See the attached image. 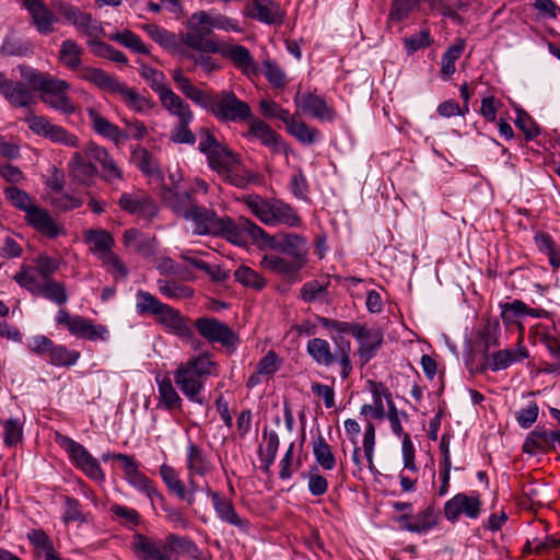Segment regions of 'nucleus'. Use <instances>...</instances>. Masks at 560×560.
I'll return each mask as SVG.
<instances>
[{
	"instance_id": "nucleus-1",
	"label": "nucleus",
	"mask_w": 560,
	"mask_h": 560,
	"mask_svg": "<svg viewBox=\"0 0 560 560\" xmlns=\"http://www.w3.org/2000/svg\"><path fill=\"white\" fill-rule=\"evenodd\" d=\"M176 88L191 102L210 113L220 122H245L252 118L250 106L233 91L207 93L195 86L180 69L172 72Z\"/></svg>"
},
{
	"instance_id": "nucleus-2",
	"label": "nucleus",
	"mask_w": 560,
	"mask_h": 560,
	"mask_svg": "<svg viewBox=\"0 0 560 560\" xmlns=\"http://www.w3.org/2000/svg\"><path fill=\"white\" fill-rule=\"evenodd\" d=\"M130 548L139 560H179L180 553L194 560H209L190 538L176 534L156 538L137 533Z\"/></svg>"
},
{
	"instance_id": "nucleus-3",
	"label": "nucleus",
	"mask_w": 560,
	"mask_h": 560,
	"mask_svg": "<svg viewBox=\"0 0 560 560\" xmlns=\"http://www.w3.org/2000/svg\"><path fill=\"white\" fill-rule=\"evenodd\" d=\"M219 374L220 365L213 355L201 352L179 363L173 372V378L175 385L190 402L202 406L205 404L202 393L207 380Z\"/></svg>"
},
{
	"instance_id": "nucleus-4",
	"label": "nucleus",
	"mask_w": 560,
	"mask_h": 560,
	"mask_svg": "<svg viewBox=\"0 0 560 560\" xmlns=\"http://www.w3.org/2000/svg\"><path fill=\"white\" fill-rule=\"evenodd\" d=\"M21 75L34 91L40 93L42 102L49 108L63 115H71L77 107L68 95L70 84L62 79L52 77L49 73L40 72L27 66L20 67Z\"/></svg>"
},
{
	"instance_id": "nucleus-5",
	"label": "nucleus",
	"mask_w": 560,
	"mask_h": 560,
	"mask_svg": "<svg viewBox=\"0 0 560 560\" xmlns=\"http://www.w3.org/2000/svg\"><path fill=\"white\" fill-rule=\"evenodd\" d=\"M247 209L265 225H285L298 228L301 218L289 203L277 198H264L257 194H248L241 198Z\"/></svg>"
},
{
	"instance_id": "nucleus-6",
	"label": "nucleus",
	"mask_w": 560,
	"mask_h": 560,
	"mask_svg": "<svg viewBox=\"0 0 560 560\" xmlns=\"http://www.w3.org/2000/svg\"><path fill=\"white\" fill-rule=\"evenodd\" d=\"M209 167L215 172L222 180L237 187L246 188L257 182V175L248 170L238 154L225 144L213 151L208 158Z\"/></svg>"
},
{
	"instance_id": "nucleus-7",
	"label": "nucleus",
	"mask_w": 560,
	"mask_h": 560,
	"mask_svg": "<svg viewBox=\"0 0 560 560\" xmlns=\"http://www.w3.org/2000/svg\"><path fill=\"white\" fill-rule=\"evenodd\" d=\"M306 351L318 365L330 366L338 362L342 380L348 378L352 372L351 345L348 340L341 339L336 342V349L332 352L330 343L326 339L313 338L307 341Z\"/></svg>"
},
{
	"instance_id": "nucleus-8",
	"label": "nucleus",
	"mask_w": 560,
	"mask_h": 560,
	"mask_svg": "<svg viewBox=\"0 0 560 560\" xmlns=\"http://www.w3.org/2000/svg\"><path fill=\"white\" fill-rule=\"evenodd\" d=\"M55 441L68 454L72 464L86 477L97 482L105 480V474L97 458L84 445L60 433L56 434Z\"/></svg>"
},
{
	"instance_id": "nucleus-9",
	"label": "nucleus",
	"mask_w": 560,
	"mask_h": 560,
	"mask_svg": "<svg viewBox=\"0 0 560 560\" xmlns=\"http://www.w3.org/2000/svg\"><path fill=\"white\" fill-rule=\"evenodd\" d=\"M217 237H223L228 242L237 246H246L248 240L261 242L267 236L266 231L255 222L245 217L232 220L229 217H222Z\"/></svg>"
},
{
	"instance_id": "nucleus-10",
	"label": "nucleus",
	"mask_w": 560,
	"mask_h": 560,
	"mask_svg": "<svg viewBox=\"0 0 560 560\" xmlns=\"http://www.w3.org/2000/svg\"><path fill=\"white\" fill-rule=\"evenodd\" d=\"M57 325L63 326L70 335L90 341H107L109 331L106 326L95 324L92 319L81 315H70L65 308H60L56 315Z\"/></svg>"
},
{
	"instance_id": "nucleus-11",
	"label": "nucleus",
	"mask_w": 560,
	"mask_h": 560,
	"mask_svg": "<svg viewBox=\"0 0 560 560\" xmlns=\"http://www.w3.org/2000/svg\"><path fill=\"white\" fill-rule=\"evenodd\" d=\"M271 249L290 256L299 265L306 266L308 261L307 240L296 233H278L262 237V241Z\"/></svg>"
},
{
	"instance_id": "nucleus-12",
	"label": "nucleus",
	"mask_w": 560,
	"mask_h": 560,
	"mask_svg": "<svg viewBox=\"0 0 560 560\" xmlns=\"http://www.w3.org/2000/svg\"><path fill=\"white\" fill-rule=\"evenodd\" d=\"M481 511L482 501L477 491L456 493L444 503L443 508L445 518L453 524L458 522L462 516L477 520L481 515Z\"/></svg>"
},
{
	"instance_id": "nucleus-13",
	"label": "nucleus",
	"mask_w": 560,
	"mask_h": 560,
	"mask_svg": "<svg viewBox=\"0 0 560 560\" xmlns=\"http://www.w3.org/2000/svg\"><path fill=\"white\" fill-rule=\"evenodd\" d=\"M84 154L100 165L101 178L109 185H116L125 180L124 171L117 164L108 150L97 143L90 141L84 147Z\"/></svg>"
},
{
	"instance_id": "nucleus-14",
	"label": "nucleus",
	"mask_w": 560,
	"mask_h": 560,
	"mask_svg": "<svg viewBox=\"0 0 560 560\" xmlns=\"http://www.w3.org/2000/svg\"><path fill=\"white\" fill-rule=\"evenodd\" d=\"M199 335L210 343H220L223 347H234L237 337L223 322L214 317H199L195 320Z\"/></svg>"
},
{
	"instance_id": "nucleus-15",
	"label": "nucleus",
	"mask_w": 560,
	"mask_h": 560,
	"mask_svg": "<svg viewBox=\"0 0 560 560\" xmlns=\"http://www.w3.org/2000/svg\"><path fill=\"white\" fill-rule=\"evenodd\" d=\"M243 14L268 25L280 24L284 13L275 0H252L246 3Z\"/></svg>"
},
{
	"instance_id": "nucleus-16",
	"label": "nucleus",
	"mask_w": 560,
	"mask_h": 560,
	"mask_svg": "<svg viewBox=\"0 0 560 560\" xmlns=\"http://www.w3.org/2000/svg\"><path fill=\"white\" fill-rule=\"evenodd\" d=\"M22 3L39 34L49 35L55 31L58 19L43 0H22Z\"/></svg>"
},
{
	"instance_id": "nucleus-17",
	"label": "nucleus",
	"mask_w": 560,
	"mask_h": 560,
	"mask_svg": "<svg viewBox=\"0 0 560 560\" xmlns=\"http://www.w3.org/2000/svg\"><path fill=\"white\" fill-rule=\"evenodd\" d=\"M198 24L205 26L206 34H211L214 28L225 32H242V27L236 19L229 18L221 13L212 14L207 11H197L191 14V27L195 28V25Z\"/></svg>"
},
{
	"instance_id": "nucleus-18",
	"label": "nucleus",
	"mask_w": 560,
	"mask_h": 560,
	"mask_svg": "<svg viewBox=\"0 0 560 560\" xmlns=\"http://www.w3.org/2000/svg\"><path fill=\"white\" fill-rule=\"evenodd\" d=\"M222 217H219L215 211L206 207L196 206L186 221L191 223L192 232L197 235H212L219 232Z\"/></svg>"
},
{
	"instance_id": "nucleus-19",
	"label": "nucleus",
	"mask_w": 560,
	"mask_h": 560,
	"mask_svg": "<svg viewBox=\"0 0 560 560\" xmlns=\"http://www.w3.org/2000/svg\"><path fill=\"white\" fill-rule=\"evenodd\" d=\"M353 337L359 342V357L363 364L375 357L377 350L383 343V334L378 329H371L358 324Z\"/></svg>"
},
{
	"instance_id": "nucleus-20",
	"label": "nucleus",
	"mask_w": 560,
	"mask_h": 560,
	"mask_svg": "<svg viewBox=\"0 0 560 560\" xmlns=\"http://www.w3.org/2000/svg\"><path fill=\"white\" fill-rule=\"evenodd\" d=\"M222 57L229 59L243 74L250 77L258 73V65L250 51L242 45L219 46Z\"/></svg>"
},
{
	"instance_id": "nucleus-21",
	"label": "nucleus",
	"mask_w": 560,
	"mask_h": 560,
	"mask_svg": "<svg viewBox=\"0 0 560 560\" xmlns=\"http://www.w3.org/2000/svg\"><path fill=\"white\" fill-rule=\"evenodd\" d=\"M185 462L187 474L190 476H199V478L206 479L214 470L209 456L194 442H189L186 446Z\"/></svg>"
},
{
	"instance_id": "nucleus-22",
	"label": "nucleus",
	"mask_w": 560,
	"mask_h": 560,
	"mask_svg": "<svg viewBox=\"0 0 560 560\" xmlns=\"http://www.w3.org/2000/svg\"><path fill=\"white\" fill-rule=\"evenodd\" d=\"M294 104L304 114L320 120H332L335 117V112L327 105L326 101L313 93H296Z\"/></svg>"
},
{
	"instance_id": "nucleus-23",
	"label": "nucleus",
	"mask_w": 560,
	"mask_h": 560,
	"mask_svg": "<svg viewBox=\"0 0 560 560\" xmlns=\"http://www.w3.org/2000/svg\"><path fill=\"white\" fill-rule=\"evenodd\" d=\"M26 222L40 234L55 238L65 234L62 226L58 225L47 210L34 206L25 214Z\"/></svg>"
},
{
	"instance_id": "nucleus-24",
	"label": "nucleus",
	"mask_w": 560,
	"mask_h": 560,
	"mask_svg": "<svg viewBox=\"0 0 560 560\" xmlns=\"http://www.w3.org/2000/svg\"><path fill=\"white\" fill-rule=\"evenodd\" d=\"M368 388L372 395V404L362 405L360 413L375 420H382L386 416L384 400L387 401L392 393L381 382L369 381Z\"/></svg>"
},
{
	"instance_id": "nucleus-25",
	"label": "nucleus",
	"mask_w": 560,
	"mask_h": 560,
	"mask_svg": "<svg viewBox=\"0 0 560 560\" xmlns=\"http://www.w3.org/2000/svg\"><path fill=\"white\" fill-rule=\"evenodd\" d=\"M155 316L161 325L178 337L190 338L192 336V330L188 325L187 318L174 307L163 304L162 310H160Z\"/></svg>"
},
{
	"instance_id": "nucleus-26",
	"label": "nucleus",
	"mask_w": 560,
	"mask_h": 560,
	"mask_svg": "<svg viewBox=\"0 0 560 560\" xmlns=\"http://www.w3.org/2000/svg\"><path fill=\"white\" fill-rule=\"evenodd\" d=\"M214 503L212 504L217 517L225 524L234 526L242 532L249 529V521L240 515L233 502L224 495H214Z\"/></svg>"
},
{
	"instance_id": "nucleus-27",
	"label": "nucleus",
	"mask_w": 560,
	"mask_h": 560,
	"mask_svg": "<svg viewBox=\"0 0 560 560\" xmlns=\"http://www.w3.org/2000/svg\"><path fill=\"white\" fill-rule=\"evenodd\" d=\"M118 205L130 214L141 217H153L156 214L158 207L155 202L144 194H122Z\"/></svg>"
},
{
	"instance_id": "nucleus-28",
	"label": "nucleus",
	"mask_w": 560,
	"mask_h": 560,
	"mask_svg": "<svg viewBox=\"0 0 560 560\" xmlns=\"http://www.w3.org/2000/svg\"><path fill=\"white\" fill-rule=\"evenodd\" d=\"M187 28L189 31L182 34V43L184 45L206 54L219 51V45L214 40L206 38L205 26L198 24L195 25V28L191 27V16L187 21Z\"/></svg>"
},
{
	"instance_id": "nucleus-29",
	"label": "nucleus",
	"mask_w": 560,
	"mask_h": 560,
	"mask_svg": "<svg viewBox=\"0 0 560 560\" xmlns=\"http://www.w3.org/2000/svg\"><path fill=\"white\" fill-rule=\"evenodd\" d=\"M158 384V407L174 415L183 411V399L176 392L171 378L156 377Z\"/></svg>"
},
{
	"instance_id": "nucleus-30",
	"label": "nucleus",
	"mask_w": 560,
	"mask_h": 560,
	"mask_svg": "<svg viewBox=\"0 0 560 560\" xmlns=\"http://www.w3.org/2000/svg\"><path fill=\"white\" fill-rule=\"evenodd\" d=\"M93 160H89L84 150L74 152L69 161V173L80 184L90 185L93 178L98 174Z\"/></svg>"
},
{
	"instance_id": "nucleus-31",
	"label": "nucleus",
	"mask_w": 560,
	"mask_h": 560,
	"mask_svg": "<svg viewBox=\"0 0 560 560\" xmlns=\"http://www.w3.org/2000/svg\"><path fill=\"white\" fill-rule=\"evenodd\" d=\"M83 241L89 245L90 252L98 259L113 250L114 237L104 229H90L83 232Z\"/></svg>"
},
{
	"instance_id": "nucleus-32",
	"label": "nucleus",
	"mask_w": 560,
	"mask_h": 560,
	"mask_svg": "<svg viewBox=\"0 0 560 560\" xmlns=\"http://www.w3.org/2000/svg\"><path fill=\"white\" fill-rule=\"evenodd\" d=\"M86 114L92 125L93 130L112 141L119 143L127 139V136L122 130L119 129L118 126L110 122L107 118H105L98 110L94 107L86 108Z\"/></svg>"
},
{
	"instance_id": "nucleus-33",
	"label": "nucleus",
	"mask_w": 560,
	"mask_h": 560,
	"mask_svg": "<svg viewBox=\"0 0 560 560\" xmlns=\"http://www.w3.org/2000/svg\"><path fill=\"white\" fill-rule=\"evenodd\" d=\"M78 78L84 80L103 92L114 94L120 81L113 74L100 68L83 67L80 69Z\"/></svg>"
},
{
	"instance_id": "nucleus-34",
	"label": "nucleus",
	"mask_w": 560,
	"mask_h": 560,
	"mask_svg": "<svg viewBox=\"0 0 560 560\" xmlns=\"http://www.w3.org/2000/svg\"><path fill=\"white\" fill-rule=\"evenodd\" d=\"M401 416L397 417H389L387 418L390 424V429L393 433L398 436L402 438L401 441V455H402V462H404V468L408 469L412 472L418 471V467L416 465L415 460V447L413 443L411 441V438L408 433H404V429L401 425Z\"/></svg>"
},
{
	"instance_id": "nucleus-35",
	"label": "nucleus",
	"mask_w": 560,
	"mask_h": 560,
	"mask_svg": "<svg viewBox=\"0 0 560 560\" xmlns=\"http://www.w3.org/2000/svg\"><path fill=\"white\" fill-rule=\"evenodd\" d=\"M162 199L167 207L177 215L183 217L185 220L190 211L197 206L191 199V195L187 191H179L177 188H164Z\"/></svg>"
},
{
	"instance_id": "nucleus-36",
	"label": "nucleus",
	"mask_w": 560,
	"mask_h": 560,
	"mask_svg": "<svg viewBox=\"0 0 560 560\" xmlns=\"http://www.w3.org/2000/svg\"><path fill=\"white\" fill-rule=\"evenodd\" d=\"M329 285V276L306 281L299 291V299L308 304L315 302H327Z\"/></svg>"
},
{
	"instance_id": "nucleus-37",
	"label": "nucleus",
	"mask_w": 560,
	"mask_h": 560,
	"mask_svg": "<svg viewBox=\"0 0 560 560\" xmlns=\"http://www.w3.org/2000/svg\"><path fill=\"white\" fill-rule=\"evenodd\" d=\"M260 265L262 268L289 279L296 278L299 272L305 267L299 265V262L293 259L288 260L287 258L273 254L265 255Z\"/></svg>"
},
{
	"instance_id": "nucleus-38",
	"label": "nucleus",
	"mask_w": 560,
	"mask_h": 560,
	"mask_svg": "<svg viewBox=\"0 0 560 560\" xmlns=\"http://www.w3.org/2000/svg\"><path fill=\"white\" fill-rule=\"evenodd\" d=\"M439 514L433 505H429L402 524V529L410 533L424 534L438 525Z\"/></svg>"
},
{
	"instance_id": "nucleus-39",
	"label": "nucleus",
	"mask_w": 560,
	"mask_h": 560,
	"mask_svg": "<svg viewBox=\"0 0 560 560\" xmlns=\"http://www.w3.org/2000/svg\"><path fill=\"white\" fill-rule=\"evenodd\" d=\"M160 101L162 106L172 116H175L177 118V122L194 120V113L190 109V106L176 93H174L173 90H171L170 92H165L164 95H161Z\"/></svg>"
},
{
	"instance_id": "nucleus-40",
	"label": "nucleus",
	"mask_w": 560,
	"mask_h": 560,
	"mask_svg": "<svg viewBox=\"0 0 560 560\" xmlns=\"http://www.w3.org/2000/svg\"><path fill=\"white\" fill-rule=\"evenodd\" d=\"M114 94H118L121 101L136 113H145L153 108V103L150 98L129 88L124 82L119 83Z\"/></svg>"
},
{
	"instance_id": "nucleus-41",
	"label": "nucleus",
	"mask_w": 560,
	"mask_h": 560,
	"mask_svg": "<svg viewBox=\"0 0 560 560\" xmlns=\"http://www.w3.org/2000/svg\"><path fill=\"white\" fill-rule=\"evenodd\" d=\"M132 161L136 166L147 176L156 180H163L164 176L159 164L151 152L142 147L132 150Z\"/></svg>"
},
{
	"instance_id": "nucleus-42",
	"label": "nucleus",
	"mask_w": 560,
	"mask_h": 560,
	"mask_svg": "<svg viewBox=\"0 0 560 560\" xmlns=\"http://www.w3.org/2000/svg\"><path fill=\"white\" fill-rule=\"evenodd\" d=\"M82 47L73 39H66L59 49V62L71 71H79L82 67Z\"/></svg>"
},
{
	"instance_id": "nucleus-43",
	"label": "nucleus",
	"mask_w": 560,
	"mask_h": 560,
	"mask_svg": "<svg viewBox=\"0 0 560 560\" xmlns=\"http://www.w3.org/2000/svg\"><path fill=\"white\" fill-rule=\"evenodd\" d=\"M143 31L150 36L152 40L162 47L174 52L184 54L182 44L177 40L176 35L156 24H145L142 26Z\"/></svg>"
},
{
	"instance_id": "nucleus-44",
	"label": "nucleus",
	"mask_w": 560,
	"mask_h": 560,
	"mask_svg": "<svg viewBox=\"0 0 560 560\" xmlns=\"http://www.w3.org/2000/svg\"><path fill=\"white\" fill-rule=\"evenodd\" d=\"M249 127L246 137L257 139L266 147H275L278 144L280 137L260 119L252 118L247 121Z\"/></svg>"
},
{
	"instance_id": "nucleus-45",
	"label": "nucleus",
	"mask_w": 560,
	"mask_h": 560,
	"mask_svg": "<svg viewBox=\"0 0 560 560\" xmlns=\"http://www.w3.org/2000/svg\"><path fill=\"white\" fill-rule=\"evenodd\" d=\"M3 97L15 107H30L34 103L32 91L23 82L11 81Z\"/></svg>"
},
{
	"instance_id": "nucleus-46",
	"label": "nucleus",
	"mask_w": 560,
	"mask_h": 560,
	"mask_svg": "<svg viewBox=\"0 0 560 560\" xmlns=\"http://www.w3.org/2000/svg\"><path fill=\"white\" fill-rule=\"evenodd\" d=\"M280 445V439L276 431L264 432V441L259 446L258 454L264 469L267 471L272 466Z\"/></svg>"
},
{
	"instance_id": "nucleus-47",
	"label": "nucleus",
	"mask_w": 560,
	"mask_h": 560,
	"mask_svg": "<svg viewBox=\"0 0 560 560\" xmlns=\"http://www.w3.org/2000/svg\"><path fill=\"white\" fill-rule=\"evenodd\" d=\"M466 43L464 39H457L456 43L450 46L441 58V73L445 80H448L456 71V61L464 52Z\"/></svg>"
},
{
	"instance_id": "nucleus-48",
	"label": "nucleus",
	"mask_w": 560,
	"mask_h": 560,
	"mask_svg": "<svg viewBox=\"0 0 560 560\" xmlns=\"http://www.w3.org/2000/svg\"><path fill=\"white\" fill-rule=\"evenodd\" d=\"M30 542L44 553L45 560H63L55 550L49 536L43 529H31L27 533Z\"/></svg>"
},
{
	"instance_id": "nucleus-49",
	"label": "nucleus",
	"mask_w": 560,
	"mask_h": 560,
	"mask_svg": "<svg viewBox=\"0 0 560 560\" xmlns=\"http://www.w3.org/2000/svg\"><path fill=\"white\" fill-rule=\"evenodd\" d=\"M313 455L316 463L325 470H332L336 466V457L327 441L319 435L312 442Z\"/></svg>"
},
{
	"instance_id": "nucleus-50",
	"label": "nucleus",
	"mask_w": 560,
	"mask_h": 560,
	"mask_svg": "<svg viewBox=\"0 0 560 560\" xmlns=\"http://www.w3.org/2000/svg\"><path fill=\"white\" fill-rule=\"evenodd\" d=\"M500 308L501 317L504 323H512L515 318L524 317L526 315L532 317H539V312L537 310L528 307L521 300L501 303Z\"/></svg>"
},
{
	"instance_id": "nucleus-51",
	"label": "nucleus",
	"mask_w": 560,
	"mask_h": 560,
	"mask_svg": "<svg viewBox=\"0 0 560 560\" xmlns=\"http://www.w3.org/2000/svg\"><path fill=\"white\" fill-rule=\"evenodd\" d=\"M159 292L170 300H187L194 296V290L179 282L159 279L156 281Z\"/></svg>"
},
{
	"instance_id": "nucleus-52",
	"label": "nucleus",
	"mask_w": 560,
	"mask_h": 560,
	"mask_svg": "<svg viewBox=\"0 0 560 560\" xmlns=\"http://www.w3.org/2000/svg\"><path fill=\"white\" fill-rule=\"evenodd\" d=\"M139 73L150 88L159 95V98H161V95H164L165 92H170L172 90L165 83V75L162 71L149 65L141 63Z\"/></svg>"
},
{
	"instance_id": "nucleus-53",
	"label": "nucleus",
	"mask_w": 560,
	"mask_h": 560,
	"mask_svg": "<svg viewBox=\"0 0 560 560\" xmlns=\"http://www.w3.org/2000/svg\"><path fill=\"white\" fill-rule=\"evenodd\" d=\"M38 272L33 267L23 266L13 277L14 281L34 295H38L43 285Z\"/></svg>"
},
{
	"instance_id": "nucleus-54",
	"label": "nucleus",
	"mask_w": 560,
	"mask_h": 560,
	"mask_svg": "<svg viewBox=\"0 0 560 560\" xmlns=\"http://www.w3.org/2000/svg\"><path fill=\"white\" fill-rule=\"evenodd\" d=\"M163 304L156 296L144 290H138L136 293V312L139 315L155 316Z\"/></svg>"
},
{
	"instance_id": "nucleus-55",
	"label": "nucleus",
	"mask_w": 560,
	"mask_h": 560,
	"mask_svg": "<svg viewBox=\"0 0 560 560\" xmlns=\"http://www.w3.org/2000/svg\"><path fill=\"white\" fill-rule=\"evenodd\" d=\"M46 300L54 302L57 305L66 304L68 301V294L66 285L62 282H58L55 279L43 281L39 294Z\"/></svg>"
},
{
	"instance_id": "nucleus-56",
	"label": "nucleus",
	"mask_w": 560,
	"mask_h": 560,
	"mask_svg": "<svg viewBox=\"0 0 560 560\" xmlns=\"http://www.w3.org/2000/svg\"><path fill=\"white\" fill-rule=\"evenodd\" d=\"M527 357L526 352H515L512 350H499L489 358V368L492 371H500L509 368L514 362L521 361Z\"/></svg>"
},
{
	"instance_id": "nucleus-57",
	"label": "nucleus",
	"mask_w": 560,
	"mask_h": 560,
	"mask_svg": "<svg viewBox=\"0 0 560 560\" xmlns=\"http://www.w3.org/2000/svg\"><path fill=\"white\" fill-rule=\"evenodd\" d=\"M50 364L55 366H71L77 363L80 353L74 350H69L62 345H52L48 353Z\"/></svg>"
},
{
	"instance_id": "nucleus-58",
	"label": "nucleus",
	"mask_w": 560,
	"mask_h": 560,
	"mask_svg": "<svg viewBox=\"0 0 560 560\" xmlns=\"http://www.w3.org/2000/svg\"><path fill=\"white\" fill-rule=\"evenodd\" d=\"M125 479L132 488L147 495L150 500L155 495L160 497V493L154 487L152 480L141 472L139 468L126 476Z\"/></svg>"
},
{
	"instance_id": "nucleus-59",
	"label": "nucleus",
	"mask_w": 560,
	"mask_h": 560,
	"mask_svg": "<svg viewBox=\"0 0 560 560\" xmlns=\"http://www.w3.org/2000/svg\"><path fill=\"white\" fill-rule=\"evenodd\" d=\"M160 476L163 482L165 483L168 492L177 497V499L179 500L180 494L184 495V481L180 479L179 474L175 470V468L167 464H162L160 466Z\"/></svg>"
},
{
	"instance_id": "nucleus-60",
	"label": "nucleus",
	"mask_w": 560,
	"mask_h": 560,
	"mask_svg": "<svg viewBox=\"0 0 560 560\" xmlns=\"http://www.w3.org/2000/svg\"><path fill=\"white\" fill-rule=\"evenodd\" d=\"M234 278L237 282L255 290H261L266 287V280L255 270L247 266H241L234 271Z\"/></svg>"
},
{
	"instance_id": "nucleus-61",
	"label": "nucleus",
	"mask_w": 560,
	"mask_h": 560,
	"mask_svg": "<svg viewBox=\"0 0 560 560\" xmlns=\"http://www.w3.org/2000/svg\"><path fill=\"white\" fill-rule=\"evenodd\" d=\"M110 39L119 43L124 47L138 52V54H149V48L142 42V39L129 30H125L122 32H118L110 37Z\"/></svg>"
},
{
	"instance_id": "nucleus-62",
	"label": "nucleus",
	"mask_w": 560,
	"mask_h": 560,
	"mask_svg": "<svg viewBox=\"0 0 560 560\" xmlns=\"http://www.w3.org/2000/svg\"><path fill=\"white\" fill-rule=\"evenodd\" d=\"M88 45L93 48V52L98 57L107 58L121 65H126L128 62V58L122 51L104 42L88 40Z\"/></svg>"
},
{
	"instance_id": "nucleus-63",
	"label": "nucleus",
	"mask_w": 560,
	"mask_h": 560,
	"mask_svg": "<svg viewBox=\"0 0 560 560\" xmlns=\"http://www.w3.org/2000/svg\"><path fill=\"white\" fill-rule=\"evenodd\" d=\"M535 244L541 253L548 256L549 262L555 269L560 266V255L558 254L556 244L549 234L544 232L537 233L535 235Z\"/></svg>"
},
{
	"instance_id": "nucleus-64",
	"label": "nucleus",
	"mask_w": 560,
	"mask_h": 560,
	"mask_svg": "<svg viewBox=\"0 0 560 560\" xmlns=\"http://www.w3.org/2000/svg\"><path fill=\"white\" fill-rule=\"evenodd\" d=\"M3 425V443L11 447L22 441L23 424L19 419L11 418L1 423Z\"/></svg>"
}]
</instances>
